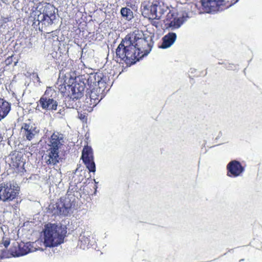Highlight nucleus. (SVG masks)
<instances>
[{
    "mask_svg": "<svg viewBox=\"0 0 262 262\" xmlns=\"http://www.w3.org/2000/svg\"><path fill=\"white\" fill-rule=\"evenodd\" d=\"M134 40L133 35H126L122 39L116 50L117 62L125 63L127 66H131L142 58L140 53L134 45Z\"/></svg>",
    "mask_w": 262,
    "mask_h": 262,
    "instance_id": "nucleus-1",
    "label": "nucleus"
},
{
    "mask_svg": "<svg viewBox=\"0 0 262 262\" xmlns=\"http://www.w3.org/2000/svg\"><path fill=\"white\" fill-rule=\"evenodd\" d=\"M166 22L169 27L176 28H179L182 24L181 19L177 16L176 14L171 11L166 15Z\"/></svg>",
    "mask_w": 262,
    "mask_h": 262,
    "instance_id": "nucleus-17",
    "label": "nucleus"
},
{
    "mask_svg": "<svg viewBox=\"0 0 262 262\" xmlns=\"http://www.w3.org/2000/svg\"><path fill=\"white\" fill-rule=\"evenodd\" d=\"M127 35H133L134 36V45L136 46V48L140 53V54L142 57L147 55L151 51V46L146 38L138 37L134 33H130Z\"/></svg>",
    "mask_w": 262,
    "mask_h": 262,
    "instance_id": "nucleus-9",
    "label": "nucleus"
},
{
    "mask_svg": "<svg viewBox=\"0 0 262 262\" xmlns=\"http://www.w3.org/2000/svg\"><path fill=\"white\" fill-rule=\"evenodd\" d=\"M167 11V7L157 0L144 1L141 5L143 16L149 19H160Z\"/></svg>",
    "mask_w": 262,
    "mask_h": 262,
    "instance_id": "nucleus-4",
    "label": "nucleus"
},
{
    "mask_svg": "<svg viewBox=\"0 0 262 262\" xmlns=\"http://www.w3.org/2000/svg\"><path fill=\"white\" fill-rule=\"evenodd\" d=\"M79 241L81 243V247H82V245H83V248H84L85 246L88 247L92 245L91 243L90 235L88 233L85 234L83 233L82 234H81L79 237Z\"/></svg>",
    "mask_w": 262,
    "mask_h": 262,
    "instance_id": "nucleus-25",
    "label": "nucleus"
},
{
    "mask_svg": "<svg viewBox=\"0 0 262 262\" xmlns=\"http://www.w3.org/2000/svg\"><path fill=\"white\" fill-rule=\"evenodd\" d=\"M93 150L90 146H85L82 151L81 159L82 161L93 159Z\"/></svg>",
    "mask_w": 262,
    "mask_h": 262,
    "instance_id": "nucleus-24",
    "label": "nucleus"
},
{
    "mask_svg": "<svg viewBox=\"0 0 262 262\" xmlns=\"http://www.w3.org/2000/svg\"><path fill=\"white\" fill-rule=\"evenodd\" d=\"M20 188L11 182L0 184V201L10 202L19 196Z\"/></svg>",
    "mask_w": 262,
    "mask_h": 262,
    "instance_id": "nucleus-6",
    "label": "nucleus"
},
{
    "mask_svg": "<svg viewBox=\"0 0 262 262\" xmlns=\"http://www.w3.org/2000/svg\"><path fill=\"white\" fill-rule=\"evenodd\" d=\"M102 98L103 97H100L99 95L96 94V93L90 91V92L88 93V95H86L85 99V106L89 108H92L95 106Z\"/></svg>",
    "mask_w": 262,
    "mask_h": 262,
    "instance_id": "nucleus-15",
    "label": "nucleus"
},
{
    "mask_svg": "<svg viewBox=\"0 0 262 262\" xmlns=\"http://www.w3.org/2000/svg\"><path fill=\"white\" fill-rule=\"evenodd\" d=\"M33 25H36V23H37V25L41 24L42 25L48 27L53 24V21L55 19L56 16H53V15H48V16L40 15L33 16Z\"/></svg>",
    "mask_w": 262,
    "mask_h": 262,
    "instance_id": "nucleus-16",
    "label": "nucleus"
},
{
    "mask_svg": "<svg viewBox=\"0 0 262 262\" xmlns=\"http://www.w3.org/2000/svg\"><path fill=\"white\" fill-rule=\"evenodd\" d=\"M59 151L48 148L42 158L46 164L55 165L59 162Z\"/></svg>",
    "mask_w": 262,
    "mask_h": 262,
    "instance_id": "nucleus-12",
    "label": "nucleus"
},
{
    "mask_svg": "<svg viewBox=\"0 0 262 262\" xmlns=\"http://www.w3.org/2000/svg\"><path fill=\"white\" fill-rule=\"evenodd\" d=\"M61 138L59 137L58 133H54L49 139V148L59 151L60 146L62 145L60 140Z\"/></svg>",
    "mask_w": 262,
    "mask_h": 262,
    "instance_id": "nucleus-18",
    "label": "nucleus"
},
{
    "mask_svg": "<svg viewBox=\"0 0 262 262\" xmlns=\"http://www.w3.org/2000/svg\"><path fill=\"white\" fill-rule=\"evenodd\" d=\"M3 244L4 246H5V247L6 248H7L8 247V246L10 245V240L9 239L3 240Z\"/></svg>",
    "mask_w": 262,
    "mask_h": 262,
    "instance_id": "nucleus-29",
    "label": "nucleus"
},
{
    "mask_svg": "<svg viewBox=\"0 0 262 262\" xmlns=\"http://www.w3.org/2000/svg\"><path fill=\"white\" fill-rule=\"evenodd\" d=\"M67 229L56 224L48 223L41 232L43 244L46 247H55L64 242Z\"/></svg>",
    "mask_w": 262,
    "mask_h": 262,
    "instance_id": "nucleus-2",
    "label": "nucleus"
},
{
    "mask_svg": "<svg viewBox=\"0 0 262 262\" xmlns=\"http://www.w3.org/2000/svg\"><path fill=\"white\" fill-rule=\"evenodd\" d=\"M33 16H56L55 7L48 3H39L36 10L32 13Z\"/></svg>",
    "mask_w": 262,
    "mask_h": 262,
    "instance_id": "nucleus-10",
    "label": "nucleus"
},
{
    "mask_svg": "<svg viewBox=\"0 0 262 262\" xmlns=\"http://www.w3.org/2000/svg\"><path fill=\"white\" fill-rule=\"evenodd\" d=\"M103 78L102 73L97 72L93 76H90V80L93 83V85H100V83H106Z\"/></svg>",
    "mask_w": 262,
    "mask_h": 262,
    "instance_id": "nucleus-22",
    "label": "nucleus"
},
{
    "mask_svg": "<svg viewBox=\"0 0 262 262\" xmlns=\"http://www.w3.org/2000/svg\"><path fill=\"white\" fill-rule=\"evenodd\" d=\"M83 162L85 165L86 168L89 169L90 172H95L96 166L94 161V158L83 161Z\"/></svg>",
    "mask_w": 262,
    "mask_h": 262,
    "instance_id": "nucleus-27",
    "label": "nucleus"
},
{
    "mask_svg": "<svg viewBox=\"0 0 262 262\" xmlns=\"http://www.w3.org/2000/svg\"><path fill=\"white\" fill-rule=\"evenodd\" d=\"M120 13L123 17H125L128 20H131L134 17L133 11L128 8H122Z\"/></svg>",
    "mask_w": 262,
    "mask_h": 262,
    "instance_id": "nucleus-26",
    "label": "nucleus"
},
{
    "mask_svg": "<svg viewBox=\"0 0 262 262\" xmlns=\"http://www.w3.org/2000/svg\"><path fill=\"white\" fill-rule=\"evenodd\" d=\"M21 131L23 133V137H25L26 139L28 141H31L34 139L35 136L39 132L36 127L33 126L30 123H27L23 124Z\"/></svg>",
    "mask_w": 262,
    "mask_h": 262,
    "instance_id": "nucleus-13",
    "label": "nucleus"
},
{
    "mask_svg": "<svg viewBox=\"0 0 262 262\" xmlns=\"http://www.w3.org/2000/svg\"><path fill=\"white\" fill-rule=\"evenodd\" d=\"M238 0H201L202 9L206 13L222 11L237 3Z\"/></svg>",
    "mask_w": 262,
    "mask_h": 262,
    "instance_id": "nucleus-5",
    "label": "nucleus"
},
{
    "mask_svg": "<svg viewBox=\"0 0 262 262\" xmlns=\"http://www.w3.org/2000/svg\"><path fill=\"white\" fill-rule=\"evenodd\" d=\"M30 245L31 244L29 243L21 242L19 243L17 246V250H16L12 255L14 256H20L28 254L31 252Z\"/></svg>",
    "mask_w": 262,
    "mask_h": 262,
    "instance_id": "nucleus-21",
    "label": "nucleus"
},
{
    "mask_svg": "<svg viewBox=\"0 0 262 262\" xmlns=\"http://www.w3.org/2000/svg\"><path fill=\"white\" fill-rule=\"evenodd\" d=\"M106 83H100V85H93V88L91 91L103 98L105 94V90L106 87Z\"/></svg>",
    "mask_w": 262,
    "mask_h": 262,
    "instance_id": "nucleus-23",
    "label": "nucleus"
},
{
    "mask_svg": "<svg viewBox=\"0 0 262 262\" xmlns=\"http://www.w3.org/2000/svg\"><path fill=\"white\" fill-rule=\"evenodd\" d=\"M78 117H79V118L83 121H86L87 119V117L84 114H82V113H79Z\"/></svg>",
    "mask_w": 262,
    "mask_h": 262,
    "instance_id": "nucleus-28",
    "label": "nucleus"
},
{
    "mask_svg": "<svg viewBox=\"0 0 262 262\" xmlns=\"http://www.w3.org/2000/svg\"><path fill=\"white\" fill-rule=\"evenodd\" d=\"M227 175L229 177H237L242 175L245 168L236 160L231 161L227 165Z\"/></svg>",
    "mask_w": 262,
    "mask_h": 262,
    "instance_id": "nucleus-11",
    "label": "nucleus"
},
{
    "mask_svg": "<svg viewBox=\"0 0 262 262\" xmlns=\"http://www.w3.org/2000/svg\"><path fill=\"white\" fill-rule=\"evenodd\" d=\"M70 189L69 188L67 194L64 197H61L56 203L57 213L64 216L67 215L72 208V203L67 195H70Z\"/></svg>",
    "mask_w": 262,
    "mask_h": 262,
    "instance_id": "nucleus-8",
    "label": "nucleus"
},
{
    "mask_svg": "<svg viewBox=\"0 0 262 262\" xmlns=\"http://www.w3.org/2000/svg\"><path fill=\"white\" fill-rule=\"evenodd\" d=\"M10 157L11 160L9 164L12 168L19 171L23 168L25 162L23 161V158L20 153L15 151L10 155Z\"/></svg>",
    "mask_w": 262,
    "mask_h": 262,
    "instance_id": "nucleus-14",
    "label": "nucleus"
},
{
    "mask_svg": "<svg viewBox=\"0 0 262 262\" xmlns=\"http://www.w3.org/2000/svg\"><path fill=\"white\" fill-rule=\"evenodd\" d=\"M177 39V35L174 32H169L162 38V43L159 47L161 49H167Z\"/></svg>",
    "mask_w": 262,
    "mask_h": 262,
    "instance_id": "nucleus-19",
    "label": "nucleus"
},
{
    "mask_svg": "<svg viewBox=\"0 0 262 262\" xmlns=\"http://www.w3.org/2000/svg\"><path fill=\"white\" fill-rule=\"evenodd\" d=\"M33 3L35 2H38L39 0H31Z\"/></svg>",
    "mask_w": 262,
    "mask_h": 262,
    "instance_id": "nucleus-30",
    "label": "nucleus"
},
{
    "mask_svg": "<svg viewBox=\"0 0 262 262\" xmlns=\"http://www.w3.org/2000/svg\"><path fill=\"white\" fill-rule=\"evenodd\" d=\"M11 109V103L4 98H0V121L8 115Z\"/></svg>",
    "mask_w": 262,
    "mask_h": 262,
    "instance_id": "nucleus-20",
    "label": "nucleus"
},
{
    "mask_svg": "<svg viewBox=\"0 0 262 262\" xmlns=\"http://www.w3.org/2000/svg\"><path fill=\"white\" fill-rule=\"evenodd\" d=\"M56 91L51 87H48L40 99L37 102V106L46 111H56L58 102L54 99Z\"/></svg>",
    "mask_w": 262,
    "mask_h": 262,
    "instance_id": "nucleus-7",
    "label": "nucleus"
},
{
    "mask_svg": "<svg viewBox=\"0 0 262 262\" xmlns=\"http://www.w3.org/2000/svg\"><path fill=\"white\" fill-rule=\"evenodd\" d=\"M57 84L59 91L63 97L72 100H77L83 95L84 90V84L77 82L71 76L64 75L63 80L58 79Z\"/></svg>",
    "mask_w": 262,
    "mask_h": 262,
    "instance_id": "nucleus-3",
    "label": "nucleus"
}]
</instances>
